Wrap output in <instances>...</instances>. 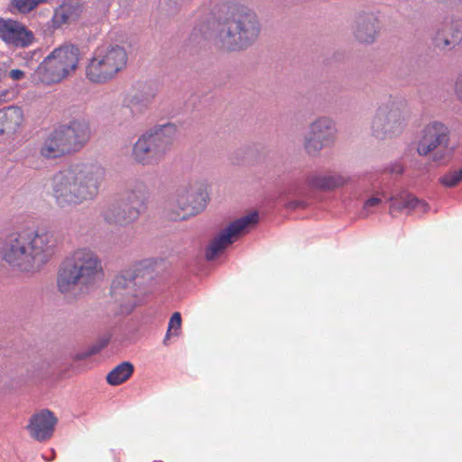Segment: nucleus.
I'll use <instances>...</instances> for the list:
<instances>
[{
  "instance_id": "obj_8",
  "label": "nucleus",
  "mask_w": 462,
  "mask_h": 462,
  "mask_svg": "<svg viewBox=\"0 0 462 462\" xmlns=\"http://www.w3.org/2000/svg\"><path fill=\"white\" fill-rule=\"evenodd\" d=\"M208 196L202 182L189 181L180 185L167 199L165 215L171 221L186 220L202 212Z\"/></svg>"
},
{
  "instance_id": "obj_10",
  "label": "nucleus",
  "mask_w": 462,
  "mask_h": 462,
  "mask_svg": "<svg viewBox=\"0 0 462 462\" xmlns=\"http://www.w3.org/2000/svg\"><path fill=\"white\" fill-rule=\"evenodd\" d=\"M417 152L420 156L430 155L431 162L439 165L446 164L454 153V147L450 146L448 127L439 121L428 124L421 132Z\"/></svg>"
},
{
  "instance_id": "obj_12",
  "label": "nucleus",
  "mask_w": 462,
  "mask_h": 462,
  "mask_svg": "<svg viewBox=\"0 0 462 462\" xmlns=\"http://www.w3.org/2000/svg\"><path fill=\"white\" fill-rule=\"evenodd\" d=\"M406 125V112L403 104L390 97L377 107L372 121L373 135L386 139L400 134Z\"/></svg>"
},
{
  "instance_id": "obj_17",
  "label": "nucleus",
  "mask_w": 462,
  "mask_h": 462,
  "mask_svg": "<svg viewBox=\"0 0 462 462\" xmlns=\"http://www.w3.org/2000/svg\"><path fill=\"white\" fill-rule=\"evenodd\" d=\"M58 129L70 152L80 151L91 137L90 124L85 118L73 119L68 125H61Z\"/></svg>"
},
{
  "instance_id": "obj_41",
  "label": "nucleus",
  "mask_w": 462,
  "mask_h": 462,
  "mask_svg": "<svg viewBox=\"0 0 462 462\" xmlns=\"http://www.w3.org/2000/svg\"><path fill=\"white\" fill-rule=\"evenodd\" d=\"M5 102L4 100H2V97H0V104Z\"/></svg>"
},
{
  "instance_id": "obj_4",
  "label": "nucleus",
  "mask_w": 462,
  "mask_h": 462,
  "mask_svg": "<svg viewBox=\"0 0 462 462\" xmlns=\"http://www.w3.org/2000/svg\"><path fill=\"white\" fill-rule=\"evenodd\" d=\"M103 268L93 251L81 248L68 255L57 273V288L62 294L88 293L100 279Z\"/></svg>"
},
{
  "instance_id": "obj_38",
  "label": "nucleus",
  "mask_w": 462,
  "mask_h": 462,
  "mask_svg": "<svg viewBox=\"0 0 462 462\" xmlns=\"http://www.w3.org/2000/svg\"><path fill=\"white\" fill-rule=\"evenodd\" d=\"M439 3H442V4H448L449 2H454L456 3L457 5H460L462 6V0H438Z\"/></svg>"
},
{
  "instance_id": "obj_14",
  "label": "nucleus",
  "mask_w": 462,
  "mask_h": 462,
  "mask_svg": "<svg viewBox=\"0 0 462 462\" xmlns=\"http://www.w3.org/2000/svg\"><path fill=\"white\" fill-rule=\"evenodd\" d=\"M158 89L154 84L144 83L140 85L134 92L125 96L119 114L124 122L138 118L152 106Z\"/></svg>"
},
{
  "instance_id": "obj_15",
  "label": "nucleus",
  "mask_w": 462,
  "mask_h": 462,
  "mask_svg": "<svg viewBox=\"0 0 462 462\" xmlns=\"http://www.w3.org/2000/svg\"><path fill=\"white\" fill-rule=\"evenodd\" d=\"M337 129L332 119L322 116L310 125L304 137V149L309 155L317 156L326 146L334 142Z\"/></svg>"
},
{
  "instance_id": "obj_26",
  "label": "nucleus",
  "mask_w": 462,
  "mask_h": 462,
  "mask_svg": "<svg viewBox=\"0 0 462 462\" xmlns=\"http://www.w3.org/2000/svg\"><path fill=\"white\" fill-rule=\"evenodd\" d=\"M387 200L390 202L389 210L390 213L394 211H402L405 208L411 210L418 205H421L419 202V199L410 193H402L398 196H390ZM423 207H425L422 204Z\"/></svg>"
},
{
  "instance_id": "obj_13",
  "label": "nucleus",
  "mask_w": 462,
  "mask_h": 462,
  "mask_svg": "<svg viewBox=\"0 0 462 462\" xmlns=\"http://www.w3.org/2000/svg\"><path fill=\"white\" fill-rule=\"evenodd\" d=\"M258 221V212L253 211L231 222L208 245L205 253L207 260H214L219 253L234 243L236 237L247 233L250 227L255 226Z\"/></svg>"
},
{
  "instance_id": "obj_2",
  "label": "nucleus",
  "mask_w": 462,
  "mask_h": 462,
  "mask_svg": "<svg viewBox=\"0 0 462 462\" xmlns=\"http://www.w3.org/2000/svg\"><path fill=\"white\" fill-rule=\"evenodd\" d=\"M58 240L46 229L23 230L8 235L0 245V257L23 273L39 271L55 254Z\"/></svg>"
},
{
  "instance_id": "obj_22",
  "label": "nucleus",
  "mask_w": 462,
  "mask_h": 462,
  "mask_svg": "<svg viewBox=\"0 0 462 462\" xmlns=\"http://www.w3.org/2000/svg\"><path fill=\"white\" fill-rule=\"evenodd\" d=\"M40 153L47 159H55L66 153H70L59 129H55L42 143Z\"/></svg>"
},
{
  "instance_id": "obj_29",
  "label": "nucleus",
  "mask_w": 462,
  "mask_h": 462,
  "mask_svg": "<svg viewBox=\"0 0 462 462\" xmlns=\"http://www.w3.org/2000/svg\"><path fill=\"white\" fill-rule=\"evenodd\" d=\"M383 198H386L384 191H377L374 195L365 200L361 215L363 217H367L370 214L374 213L375 208L383 204Z\"/></svg>"
},
{
  "instance_id": "obj_3",
  "label": "nucleus",
  "mask_w": 462,
  "mask_h": 462,
  "mask_svg": "<svg viewBox=\"0 0 462 462\" xmlns=\"http://www.w3.org/2000/svg\"><path fill=\"white\" fill-rule=\"evenodd\" d=\"M261 24L254 11L245 6H235L226 15L214 23L215 42L222 50L243 51L258 38Z\"/></svg>"
},
{
  "instance_id": "obj_35",
  "label": "nucleus",
  "mask_w": 462,
  "mask_h": 462,
  "mask_svg": "<svg viewBox=\"0 0 462 462\" xmlns=\"http://www.w3.org/2000/svg\"><path fill=\"white\" fill-rule=\"evenodd\" d=\"M306 204L304 201L301 200H291L287 203V208L291 209H295L298 208H305Z\"/></svg>"
},
{
  "instance_id": "obj_28",
  "label": "nucleus",
  "mask_w": 462,
  "mask_h": 462,
  "mask_svg": "<svg viewBox=\"0 0 462 462\" xmlns=\"http://www.w3.org/2000/svg\"><path fill=\"white\" fill-rule=\"evenodd\" d=\"M439 183L445 188H453L462 181V167L450 168L439 179Z\"/></svg>"
},
{
  "instance_id": "obj_40",
  "label": "nucleus",
  "mask_w": 462,
  "mask_h": 462,
  "mask_svg": "<svg viewBox=\"0 0 462 462\" xmlns=\"http://www.w3.org/2000/svg\"><path fill=\"white\" fill-rule=\"evenodd\" d=\"M290 192H291V193H293V194H296V193H297L296 189H291L290 190Z\"/></svg>"
},
{
  "instance_id": "obj_7",
  "label": "nucleus",
  "mask_w": 462,
  "mask_h": 462,
  "mask_svg": "<svg viewBox=\"0 0 462 462\" xmlns=\"http://www.w3.org/2000/svg\"><path fill=\"white\" fill-rule=\"evenodd\" d=\"M177 134L174 124L157 125L141 134L133 145L132 158L143 166L158 164Z\"/></svg>"
},
{
  "instance_id": "obj_42",
  "label": "nucleus",
  "mask_w": 462,
  "mask_h": 462,
  "mask_svg": "<svg viewBox=\"0 0 462 462\" xmlns=\"http://www.w3.org/2000/svg\"><path fill=\"white\" fill-rule=\"evenodd\" d=\"M5 102L4 100H2V97H0V104Z\"/></svg>"
},
{
  "instance_id": "obj_5",
  "label": "nucleus",
  "mask_w": 462,
  "mask_h": 462,
  "mask_svg": "<svg viewBox=\"0 0 462 462\" xmlns=\"http://www.w3.org/2000/svg\"><path fill=\"white\" fill-rule=\"evenodd\" d=\"M155 276L154 263L144 259L117 275L111 286V294L125 312H131L149 292Z\"/></svg>"
},
{
  "instance_id": "obj_1",
  "label": "nucleus",
  "mask_w": 462,
  "mask_h": 462,
  "mask_svg": "<svg viewBox=\"0 0 462 462\" xmlns=\"http://www.w3.org/2000/svg\"><path fill=\"white\" fill-rule=\"evenodd\" d=\"M106 180V170L97 162H81L60 171L51 180V196L62 209L96 199Z\"/></svg>"
},
{
  "instance_id": "obj_11",
  "label": "nucleus",
  "mask_w": 462,
  "mask_h": 462,
  "mask_svg": "<svg viewBox=\"0 0 462 462\" xmlns=\"http://www.w3.org/2000/svg\"><path fill=\"white\" fill-rule=\"evenodd\" d=\"M79 49L64 44L54 49L38 67V73L46 83H56L74 72L79 61Z\"/></svg>"
},
{
  "instance_id": "obj_39",
  "label": "nucleus",
  "mask_w": 462,
  "mask_h": 462,
  "mask_svg": "<svg viewBox=\"0 0 462 462\" xmlns=\"http://www.w3.org/2000/svg\"><path fill=\"white\" fill-rule=\"evenodd\" d=\"M8 94L9 92L7 90L1 91L0 97H2V100L6 101Z\"/></svg>"
},
{
  "instance_id": "obj_25",
  "label": "nucleus",
  "mask_w": 462,
  "mask_h": 462,
  "mask_svg": "<svg viewBox=\"0 0 462 462\" xmlns=\"http://www.w3.org/2000/svg\"><path fill=\"white\" fill-rule=\"evenodd\" d=\"M134 371L132 363L128 361L122 362L113 368L106 375V381L110 385H119L127 381Z\"/></svg>"
},
{
  "instance_id": "obj_23",
  "label": "nucleus",
  "mask_w": 462,
  "mask_h": 462,
  "mask_svg": "<svg viewBox=\"0 0 462 462\" xmlns=\"http://www.w3.org/2000/svg\"><path fill=\"white\" fill-rule=\"evenodd\" d=\"M306 182L311 189L327 190L344 186L348 182V178L340 174H310L306 178Z\"/></svg>"
},
{
  "instance_id": "obj_34",
  "label": "nucleus",
  "mask_w": 462,
  "mask_h": 462,
  "mask_svg": "<svg viewBox=\"0 0 462 462\" xmlns=\"http://www.w3.org/2000/svg\"><path fill=\"white\" fill-rule=\"evenodd\" d=\"M9 77L14 80H20L24 77V72L18 69H12L9 72Z\"/></svg>"
},
{
  "instance_id": "obj_9",
  "label": "nucleus",
  "mask_w": 462,
  "mask_h": 462,
  "mask_svg": "<svg viewBox=\"0 0 462 462\" xmlns=\"http://www.w3.org/2000/svg\"><path fill=\"white\" fill-rule=\"evenodd\" d=\"M127 59L126 51L122 46H100L86 66V78L92 83H106L126 67Z\"/></svg>"
},
{
  "instance_id": "obj_37",
  "label": "nucleus",
  "mask_w": 462,
  "mask_h": 462,
  "mask_svg": "<svg viewBox=\"0 0 462 462\" xmlns=\"http://www.w3.org/2000/svg\"><path fill=\"white\" fill-rule=\"evenodd\" d=\"M419 202L423 204L425 207H423L422 205H418L414 208H411V210H418V211H420L421 213H426L429 210L430 206L424 200L419 199Z\"/></svg>"
},
{
  "instance_id": "obj_18",
  "label": "nucleus",
  "mask_w": 462,
  "mask_h": 462,
  "mask_svg": "<svg viewBox=\"0 0 462 462\" xmlns=\"http://www.w3.org/2000/svg\"><path fill=\"white\" fill-rule=\"evenodd\" d=\"M380 29L381 23L378 13L374 11L361 12L356 18L353 34L357 42L371 44L376 40Z\"/></svg>"
},
{
  "instance_id": "obj_27",
  "label": "nucleus",
  "mask_w": 462,
  "mask_h": 462,
  "mask_svg": "<svg viewBox=\"0 0 462 462\" xmlns=\"http://www.w3.org/2000/svg\"><path fill=\"white\" fill-rule=\"evenodd\" d=\"M211 35V27L209 18L206 17L199 21L194 26L189 40L191 42L199 43L202 40L207 39Z\"/></svg>"
},
{
  "instance_id": "obj_32",
  "label": "nucleus",
  "mask_w": 462,
  "mask_h": 462,
  "mask_svg": "<svg viewBox=\"0 0 462 462\" xmlns=\"http://www.w3.org/2000/svg\"><path fill=\"white\" fill-rule=\"evenodd\" d=\"M106 344H107L106 340H105V341H103L101 343L96 344V345L90 346L86 352L78 355V358L79 359H85V358H87V357H88L90 356L96 355L98 352H100V350L102 348H104Z\"/></svg>"
},
{
  "instance_id": "obj_30",
  "label": "nucleus",
  "mask_w": 462,
  "mask_h": 462,
  "mask_svg": "<svg viewBox=\"0 0 462 462\" xmlns=\"http://www.w3.org/2000/svg\"><path fill=\"white\" fill-rule=\"evenodd\" d=\"M48 0H11V5L21 14H28Z\"/></svg>"
},
{
  "instance_id": "obj_33",
  "label": "nucleus",
  "mask_w": 462,
  "mask_h": 462,
  "mask_svg": "<svg viewBox=\"0 0 462 462\" xmlns=\"http://www.w3.org/2000/svg\"><path fill=\"white\" fill-rule=\"evenodd\" d=\"M384 171L393 175H402L404 171V167L402 162H394L386 166Z\"/></svg>"
},
{
  "instance_id": "obj_36",
  "label": "nucleus",
  "mask_w": 462,
  "mask_h": 462,
  "mask_svg": "<svg viewBox=\"0 0 462 462\" xmlns=\"http://www.w3.org/2000/svg\"><path fill=\"white\" fill-rule=\"evenodd\" d=\"M456 93L458 98L462 101V74L457 78L456 81Z\"/></svg>"
},
{
  "instance_id": "obj_24",
  "label": "nucleus",
  "mask_w": 462,
  "mask_h": 462,
  "mask_svg": "<svg viewBox=\"0 0 462 462\" xmlns=\"http://www.w3.org/2000/svg\"><path fill=\"white\" fill-rule=\"evenodd\" d=\"M23 122V111L17 106H8L0 110V135L14 133Z\"/></svg>"
},
{
  "instance_id": "obj_6",
  "label": "nucleus",
  "mask_w": 462,
  "mask_h": 462,
  "mask_svg": "<svg viewBox=\"0 0 462 462\" xmlns=\"http://www.w3.org/2000/svg\"><path fill=\"white\" fill-rule=\"evenodd\" d=\"M149 189L144 180L134 179L116 199L107 203L101 212L103 220L112 226H127L138 220L146 208Z\"/></svg>"
},
{
  "instance_id": "obj_20",
  "label": "nucleus",
  "mask_w": 462,
  "mask_h": 462,
  "mask_svg": "<svg viewBox=\"0 0 462 462\" xmlns=\"http://www.w3.org/2000/svg\"><path fill=\"white\" fill-rule=\"evenodd\" d=\"M57 421L53 412L42 410L31 417L27 429L32 438L38 441H44L52 436Z\"/></svg>"
},
{
  "instance_id": "obj_16",
  "label": "nucleus",
  "mask_w": 462,
  "mask_h": 462,
  "mask_svg": "<svg viewBox=\"0 0 462 462\" xmlns=\"http://www.w3.org/2000/svg\"><path fill=\"white\" fill-rule=\"evenodd\" d=\"M434 47L442 51L455 49L462 41V21L451 18L439 24L431 37Z\"/></svg>"
},
{
  "instance_id": "obj_31",
  "label": "nucleus",
  "mask_w": 462,
  "mask_h": 462,
  "mask_svg": "<svg viewBox=\"0 0 462 462\" xmlns=\"http://www.w3.org/2000/svg\"><path fill=\"white\" fill-rule=\"evenodd\" d=\"M180 328H181V316H180V312H174L172 314V316L171 317L170 321L168 323V329H167L166 336H165V337L163 339V343L167 344V340L171 336H178L179 335V331L180 330Z\"/></svg>"
},
{
  "instance_id": "obj_21",
  "label": "nucleus",
  "mask_w": 462,
  "mask_h": 462,
  "mask_svg": "<svg viewBox=\"0 0 462 462\" xmlns=\"http://www.w3.org/2000/svg\"><path fill=\"white\" fill-rule=\"evenodd\" d=\"M82 13V5L79 0H68L63 2L54 12L51 22L54 28H60L63 24L76 21Z\"/></svg>"
},
{
  "instance_id": "obj_19",
  "label": "nucleus",
  "mask_w": 462,
  "mask_h": 462,
  "mask_svg": "<svg viewBox=\"0 0 462 462\" xmlns=\"http://www.w3.org/2000/svg\"><path fill=\"white\" fill-rule=\"evenodd\" d=\"M0 38L14 47H28L34 41L33 32L17 21L0 18Z\"/></svg>"
}]
</instances>
